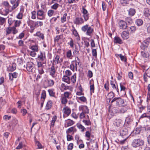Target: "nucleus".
Returning <instances> with one entry per match:
<instances>
[{"instance_id":"nucleus-1","label":"nucleus","mask_w":150,"mask_h":150,"mask_svg":"<svg viewBox=\"0 0 150 150\" xmlns=\"http://www.w3.org/2000/svg\"><path fill=\"white\" fill-rule=\"evenodd\" d=\"M81 30L84 32H86V35L90 36H92L94 32L93 28L92 26H90L88 25H86L82 26L81 28Z\"/></svg>"},{"instance_id":"nucleus-2","label":"nucleus","mask_w":150,"mask_h":150,"mask_svg":"<svg viewBox=\"0 0 150 150\" xmlns=\"http://www.w3.org/2000/svg\"><path fill=\"white\" fill-rule=\"evenodd\" d=\"M20 0H17V2L13 4V6H12L10 10L8 8H6L5 11L4 13H3L1 11V10H0V13L4 15V16L7 15L9 13V12H11L14 9H15L19 5L20 3Z\"/></svg>"},{"instance_id":"nucleus-3","label":"nucleus","mask_w":150,"mask_h":150,"mask_svg":"<svg viewBox=\"0 0 150 150\" xmlns=\"http://www.w3.org/2000/svg\"><path fill=\"white\" fill-rule=\"evenodd\" d=\"M113 102L116 103V105L119 107L122 106L125 104L124 99H122L120 98H115L111 101V103Z\"/></svg>"},{"instance_id":"nucleus-4","label":"nucleus","mask_w":150,"mask_h":150,"mask_svg":"<svg viewBox=\"0 0 150 150\" xmlns=\"http://www.w3.org/2000/svg\"><path fill=\"white\" fill-rule=\"evenodd\" d=\"M57 68V67H55L54 64H52L51 67L48 68L49 74L53 78H55L56 76Z\"/></svg>"},{"instance_id":"nucleus-5","label":"nucleus","mask_w":150,"mask_h":150,"mask_svg":"<svg viewBox=\"0 0 150 150\" xmlns=\"http://www.w3.org/2000/svg\"><path fill=\"white\" fill-rule=\"evenodd\" d=\"M144 143V141L142 140L135 139L133 140L132 143V145L133 147H137L143 145Z\"/></svg>"},{"instance_id":"nucleus-6","label":"nucleus","mask_w":150,"mask_h":150,"mask_svg":"<svg viewBox=\"0 0 150 150\" xmlns=\"http://www.w3.org/2000/svg\"><path fill=\"white\" fill-rule=\"evenodd\" d=\"M120 136L122 138H128L129 137L128 130L125 127L121 128L120 130Z\"/></svg>"},{"instance_id":"nucleus-7","label":"nucleus","mask_w":150,"mask_h":150,"mask_svg":"<svg viewBox=\"0 0 150 150\" xmlns=\"http://www.w3.org/2000/svg\"><path fill=\"white\" fill-rule=\"evenodd\" d=\"M26 68L29 72L32 73L35 72V68L34 66V64L31 62H28L27 63Z\"/></svg>"},{"instance_id":"nucleus-8","label":"nucleus","mask_w":150,"mask_h":150,"mask_svg":"<svg viewBox=\"0 0 150 150\" xmlns=\"http://www.w3.org/2000/svg\"><path fill=\"white\" fill-rule=\"evenodd\" d=\"M38 60L41 62L45 63L46 61V57L45 53V52H40V54L38 56Z\"/></svg>"},{"instance_id":"nucleus-9","label":"nucleus","mask_w":150,"mask_h":150,"mask_svg":"<svg viewBox=\"0 0 150 150\" xmlns=\"http://www.w3.org/2000/svg\"><path fill=\"white\" fill-rule=\"evenodd\" d=\"M37 18L39 20H43L45 19V16L44 13L42 10H38L37 13Z\"/></svg>"},{"instance_id":"nucleus-10","label":"nucleus","mask_w":150,"mask_h":150,"mask_svg":"<svg viewBox=\"0 0 150 150\" xmlns=\"http://www.w3.org/2000/svg\"><path fill=\"white\" fill-rule=\"evenodd\" d=\"M82 13L83 14V17L85 21H87L89 18L88 14L87 11L85 9L84 6H82Z\"/></svg>"},{"instance_id":"nucleus-11","label":"nucleus","mask_w":150,"mask_h":150,"mask_svg":"<svg viewBox=\"0 0 150 150\" xmlns=\"http://www.w3.org/2000/svg\"><path fill=\"white\" fill-rule=\"evenodd\" d=\"M119 27L120 29H125L127 27L126 23L123 20L120 21L118 23Z\"/></svg>"},{"instance_id":"nucleus-12","label":"nucleus","mask_w":150,"mask_h":150,"mask_svg":"<svg viewBox=\"0 0 150 150\" xmlns=\"http://www.w3.org/2000/svg\"><path fill=\"white\" fill-rule=\"evenodd\" d=\"M74 24L76 25H81L83 23L84 21L81 17H76L74 21Z\"/></svg>"},{"instance_id":"nucleus-13","label":"nucleus","mask_w":150,"mask_h":150,"mask_svg":"<svg viewBox=\"0 0 150 150\" xmlns=\"http://www.w3.org/2000/svg\"><path fill=\"white\" fill-rule=\"evenodd\" d=\"M60 59V57L58 55H56L55 56V57L53 60V62L52 64H54V65H56L58 63H61L62 62V60L60 61L59 60Z\"/></svg>"},{"instance_id":"nucleus-14","label":"nucleus","mask_w":150,"mask_h":150,"mask_svg":"<svg viewBox=\"0 0 150 150\" xmlns=\"http://www.w3.org/2000/svg\"><path fill=\"white\" fill-rule=\"evenodd\" d=\"M9 79L11 81H13V78H16L19 76L18 73L16 72H14L13 73H9Z\"/></svg>"},{"instance_id":"nucleus-15","label":"nucleus","mask_w":150,"mask_h":150,"mask_svg":"<svg viewBox=\"0 0 150 150\" xmlns=\"http://www.w3.org/2000/svg\"><path fill=\"white\" fill-rule=\"evenodd\" d=\"M120 112L125 113L127 110L128 108L126 104H124L123 105L119 107Z\"/></svg>"},{"instance_id":"nucleus-16","label":"nucleus","mask_w":150,"mask_h":150,"mask_svg":"<svg viewBox=\"0 0 150 150\" xmlns=\"http://www.w3.org/2000/svg\"><path fill=\"white\" fill-rule=\"evenodd\" d=\"M114 124L115 126L117 127H120L123 125L122 121L120 119H116Z\"/></svg>"},{"instance_id":"nucleus-17","label":"nucleus","mask_w":150,"mask_h":150,"mask_svg":"<svg viewBox=\"0 0 150 150\" xmlns=\"http://www.w3.org/2000/svg\"><path fill=\"white\" fill-rule=\"evenodd\" d=\"M121 36L122 38L124 39H127L129 38V33L125 31L122 32Z\"/></svg>"},{"instance_id":"nucleus-18","label":"nucleus","mask_w":150,"mask_h":150,"mask_svg":"<svg viewBox=\"0 0 150 150\" xmlns=\"http://www.w3.org/2000/svg\"><path fill=\"white\" fill-rule=\"evenodd\" d=\"M114 42L115 43L119 44H122L123 43L122 40L117 36H115L114 38Z\"/></svg>"},{"instance_id":"nucleus-19","label":"nucleus","mask_w":150,"mask_h":150,"mask_svg":"<svg viewBox=\"0 0 150 150\" xmlns=\"http://www.w3.org/2000/svg\"><path fill=\"white\" fill-rule=\"evenodd\" d=\"M63 111L64 113L67 115V116L69 115L71 113V110L67 107H65L64 108Z\"/></svg>"},{"instance_id":"nucleus-20","label":"nucleus","mask_w":150,"mask_h":150,"mask_svg":"<svg viewBox=\"0 0 150 150\" xmlns=\"http://www.w3.org/2000/svg\"><path fill=\"white\" fill-rule=\"evenodd\" d=\"M62 80L68 84L70 83V78L67 76H64L62 78Z\"/></svg>"},{"instance_id":"nucleus-21","label":"nucleus","mask_w":150,"mask_h":150,"mask_svg":"<svg viewBox=\"0 0 150 150\" xmlns=\"http://www.w3.org/2000/svg\"><path fill=\"white\" fill-rule=\"evenodd\" d=\"M144 14L146 17H149L150 15V11L148 8H146L144 9Z\"/></svg>"},{"instance_id":"nucleus-22","label":"nucleus","mask_w":150,"mask_h":150,"mask_svg":"<svg viewBox=\"0 0 150 150\" xmlns=\"http://www.w3.org/2000/svg\"><path fill=\"white\" fill-rule=\"evenodd\" d=\"M52 105V103L51 100H49L46 104V109L47 110L50 109L51 108Z\"/></svg>"},{"instance_id":"nucleus-23","label":"nucleus","mask_w":150,"mask_h":150,"mask_svg":"<svg viewBox=\"0 0 150 150\" xmlns=\"http://www.w3.org/2000/svg\"><path fill=\"white\" fill-rule=\"evenodd\" d=\"M36 36L41 38L42 40L44 39V34L41 33L40 31H38L36 33Z\"/></svg>"},{"instance_id":"nucleus-24","label":"nucleus","mask_w":150,"mask_h":150,"mask_svg":"<svg viewBox=\"0 0 150 150\" xmlns=\"http://www.w3.org/2000/svg\"><path fill=\"white\" fill-rule=\"evenodd\" d=\"M43 25V22L41 21H37L35 22L34 23V26L35 27H38L39 26L41 27Z\"/></svg>"},{"instance_id":"nucleus-25","label":"nucleus","mask_w":150,"mask_h":150,"mask_svg":"<svg viewBox=\"0 0 150 150\" xmlns=\"http://www.w3.org/2000/svg\"><path fill=\"white\" fill-rule=\"evenodd\" d=\"M119 107H114L112 110V112L113 114L120 113Z\"/></svg>"},{"instance_id":"nucleus-26","label":"nucleus","mask_w":150,"mask_h":150,"mask_svg":"<svg viewBox=\"0 0 150 150\" xmlns=\"http://www.w3.org/2000/svg\"><path fill=\"white\" fill-rule=\"evenodd\" d=\"M135 13V11L134 9L131 8L128 11V14L129 16H134Z\"/></svg>"},{"instance_id":"nucleus-27","label":"nucleus","mask_w":150,"mask_h":150,"mask_svg":"<svg viewBox=\"0 0 150 150\" xmlns=\"http://www.w3.org/2000/svg\"><path fill=\"white\" fill-rule=\"evenodd\" d=\"M76 74L75 73L72 76L71 78V81L73 83H75L76 81Z\"/></svg>"},{"instance_id":"nucleus-28","label":"nucleus","mask_w":150,"mask_h":150,"mask_svg":"<svg viewBox=\"0 0 150 150\" xmlns=\"http://www.w3.org/2000/svg\"><path fill=\"white\" fill-rule=\"evenodd\" d=\"M48 91L49 95L51 96L55 97V93L54 92V89H50L48 90Z\"/></svg>"},{"instance_id":"nucleus-29","label":"nucleus","mask_w":150,"mask_h":150,"mask_svg":"<svg viewBox=\"0 0 150 150\" xmlns=\"http://www.w3.org/2000/svg\"><path fill=\"white\" fill-rule=\"evenodd\" d=\"M135 23L138 26H140L143 24V22L141 19H138L136 20Z\"/></svg>"},{"instance_id":"nucleus-30","label":"nucleus","mask_w":150,"mask_h":150,"mask_svg":"<svg viewBox=\"0 0 150 150\" xmlns=\"http://www.w3.org/2000/svg\"><path fill=\"white\" fill-rule=\"evenodd\" d=\"M82 112L85 113H89V110L86 106H83L81 108Z\"/></svg>"},{"instance_id":"nucleus-31","label":"nucleus","mask_w":150,"mask_h":150,"mask_svg":"<svg viewBox=\"0 0 150 150\" xmlns=\"http://www.w3.org/2000/svg\"><path fill=\"white\" fill-rule=\"evenodd\" d=\"M48 83V86H52L54 84V81L52 79H48L47 80Z\"/></svg>"},{"instance_id":"nucleus-32","label":"nucleus","mask_w":150,"mask_h":150,"mask_svg":"<svg viewBox=\"0 0 150 150\" xmlns=\"http://www.w3.org/2000/svg\"><path fill=\"white\" fill-rule=\"evenodd\" d=\"M109 148V145L108 142L104 144L103 143V150H108Z\"/></svg>"},{"instance_id":"nucleus-33","label":"nucleus","mask_w":150,"mask_h":150,"mask_svg":"<svg viewBox=\"0 0 150 150\" xmlns=\"http://www.w3.org/2000/svg\"><path fill=\"white\" fill-rule=\"evenodd\" d=\"M148 44L144 41L142 43L140 47L142 49L144 50L148 47Z\"/></svg>"},{"instance_id":"nucleus-34","label":"nucleus","mask_w":150,"mask_h":150,"mask_svg":"<svg viewBox=\"0 0 150 150\" xmlns=\"http://www.w3.org/2000/svg\"><path fill=\"white\" fill-rule=\"evenodd\" d=\"M8 69L10 71H13L16 69V64L13 63L12 64V65L9 67Z\"/></svg>"},{"instance_id":"nucleus-35","label":"nucleus","mask_w":150,"mask_h":150,"mask_svg":"<svg viewBox=\"0 0 150 150\" xmlns=\"http://www.w3.org/2000/svg\"><path fill=\"white\" fill-rule=\"evenodd\" d=\"M141 131V127H138L134 131V132L135 134H138L140 133Z\"/></svg>"},{"instance_id":"nucleus-36","label":"nucleus","mask_w":150,"mask_h":150,"mask_svg":"<svg viewBox=\"0 0 150 150\" xmlns=\"http://www.w3.org/2000/svg\"><path fill=\"white\" fill-rule=\"evenodd\" d=\"M68 120L67 122V127L71 126L74 124V122L73 120L69 119H68Z\"/></svg>"},{"instance_id":"nucleus-37","label":"nucleus","mask_w":150,"mask_h":150,"mask_svg":"<svg viewBox=\"0 0 150 150\" xmlns=\"http://www.w3.org/2000/svg\"><path fill=\"white\" fill-rule=\"evenodd\" d=\"M46 93L45 91V90H43L41 93V99H43V101H44L46 97Z\"/></svg>"},{"instance_id":"nucleus-38","label":"nucleus","mask_w":150,"mask_h":150,"mask_svg":"<svg viewBox=\"0 0 150 150\" xmlns=\"http://www.w3.org/2000/svg\"><path fill=\"white\" fill-rule=\"evenodd\" d=\"M141 54L144 58H148L149 59V55L148 53H147V52L146 53L142 51Z\"/></svg>"},{"instance_id":"nucleus-39","label":"nucleus","mask_w":150,"mask_h":150,"mask_svg":"<svg viewBox=\"0 0 150 150\" xmlns=\"http://www.w3.org/2000/svg\"><path fill=\"white\" fill-rule=\"evenodd\" d=\"M6 19V18L0 17V25H3L5 23Z\"/></svg>"},{"instance_id":"nucleus-40","label":"nucleus","mask_w":150,"mask_h":150,"mask_svg":"<svg viewBox=\"0 0 150 150\" xmlns=\"http://www.w3.org/2000/svg\"><path fill=\"white\" fill-rule=\"evenodd\" d=\"M67 58L71 59V50H69L67 52Z\"/></svg>"},{"instance_id":"nucleus-41","label":"nucleus","mask_w":150,"mask_h":150,"mask_svg":"<svg viewBox=\"0 0 150 150\" xmlns=\"http://www.w3.org/2000/svg\"><path fill=\"white\" fill-rule=\"evenodd\" d=\"M30 49L32 51L37 52L38 51V47L37 45H33L31 47Z\"/></svg>"},{"instance_id":"nucleus-42","label":"nucleus","mask_w":150,"mask_h":150,"mask_svg":"<svg viewBox=\"0 0 150 150\" xmlns=\"http://www.w3.org/2000/svg\"><path fill=\"white\" fill-rule=\"evenodd\" d=\"M37 65L38 66V68L44 67V66L43 65V62H41L40 61H37Z\"/></svg>"},{"instance_id":"nucleus-43","label":"nucleus","mask_w":150,"mask_h":150,"mask_svg":"<svg viewBox=\"0 0 150 150\" xmlns=\"http://www.w3.org/2000/svg\"><path fill=\"white\" fill-rule=\"evenodd\" d=\"M120 2L123 6H125L127 4H129V1L127 0H120Z\"/></svg>"},{"instance_id":"nucleus-44","label":"nucleus","mask_w":150,"mask_h":150,"mask_svg":"<svg viewBox=\"0 0 150 150\" xmlns=\"http://www.w3.org/2000/svg\"><path fill=\"white\" fill-rule=\"evenodd\" d=\"M77 127L79 129H81L82 132H83L84 130L86 129V128L81 124H77Z\"/></svg>"},{"instance_id":"nucleus-45","label":"nucleus","mask_w":150,"mask_h":150,"mask_svg":"<svg viewBox=\"0 0 150 150\" xmlns=\"http://www.w3.org/2000/svg\"><path fill=\"white\" fill-rule=\"evenodd\" d=\"M67 16V14L66 13H65L64 14L63 17L61 18V22L62 23H64L66 21Z\"/></svg>"},{"instance_id":"nucleus-46","label":"nucleus","mask_w":150,"mask_h":150,"mask_svg":"<svg viewBox=\"0 0 150 150\" xmlns=\"http://www.w3.org/2000/svg\"><path fill=\"white\" fill-rule=\"evenodd\" d=\"M72 27L73 28V29L72 30L73 34L75 36H76L77 35H78L79 34L77 33V31L75 29V28L73 26H72Z\"/></svg>"},{"instance_id":"nucleus-47","label":"nucleus","mask_w":150,"mask_h":150,"mask_svg":"<svg viewBox=\"0 0 150 150\" xmlns=\"http://www.w3.org/2000/svg\"><path fill=\"white\" fill-rule=\"evenodd\" d=\"M59 5L58 4L56 3L51 6V8L53 9L56 10L58 7Z\"/></svg>"},{"instance_id":"nucleus-48","label":"nucleus","mask_w":150,"mask_h":150,"mask_svg":"<svg viewBox=\"0 0 150 150\" xmlns=\"http://www.w3.org/2000/svg\"><path fill=\"white\" fill-rule=\"evenodd\" d=\"M83 122L85 123V124L87 125L88 126L90 125L91 124V122L89 120H83Z\"/></svg>"},{"instance_id":"nucleus-49","label":"nucleus","mask_w":150,"mask_h":150,"mask_svg":"<svg viewBox=\"0 0 150 150\" xmlns=\"http://www.w3.org/2000/svg\"><path fill=\"white\" fill-rule=\"evenodd\" d=\"M90 83L91 84V85L90 86V88L91 91L93 93L94 92V84L93 83L92 84H91V82H90Z\"/></svg>"},{"instance_id":"nucleus-50","label":"nucleus","mask_w":150,"mask_h":150,"mask_svg":"<svg viewBox=\"0 0 150 150\" xmlns=\"http://www.w3.org/2000/svg\"><path fill=\"white\" fill-rule=\"evenodd\" d=\"M92 55L95 58L97 57V51L96 49H93L92 50Z\"/></svg>"},{"instance_id":"nucleus-51","label":"nucleus","mask_w":150,"mask_h":150,"mask_svg":"<svg viewBox=\"0 0 150 150\" xmlns=\"http://www.w3.org/2000/svg\"><path fill=\"white\" fill-rule=\"evenodd\" d=\"M3 4L5 6L7 7L6 8H8L9 9V8L11 7V6H10L8 3L7 1H4L3 3Z\"/></svg>"},{"instance_id":"nucleus-52","label":"nucleus","mask_w":150,"mask_h":150,"mask_svg":"<svg viewBox=\"0 0 150 150\" xmlns=\"http://www.w3.org/2000/svg\"><path fill=\"white\" fill-rule=\"evenodd\" d=\"M54 13V11H53V10H50L48 11V13H47V14H48V16H49L51 17L52 16V15H53V14Z\"/></svg>"},{"instance_id":"nucleus-53","label":"nucleus","mask_w":150,"mask_h":150,"mask_svg":"<svg viewBox=\"0 0 150 150\" xmlns=\"http://www.w3.org/2000/svg\"><path fill=\"white\" fill-rule=\"evenodd\" d=\"M61 87L64 90H66L69 89V86H66L64 83H62Z\"/></svg>"},{"instance_id":"nucleus-54","label":"nucleus","mask_w":150,"mask_h":150,"mask_svg":"<svg viewBox=\"0 0 150 150\" xmlns=\"http://www.w3.org/2000/svg\"><path fill=\"white\" fill-rule=\"evenodd\" d=\"M67 102V100L65 97H63L62 99L61 102L63 104H66Z\"/></svg>"},{"instance_id":"nucleus-55","label":"nucleus","mask_w":150,"mask_h":150,"mask_svg":"<svg viewBox=\"0 0 150 150\" xmlns=\"http://www.w3.org/2000/svg\"><path fill=\"white\" fill-rule=\"evenodd\" d=\"M32 19H35L36 18V12L35 11H33L31 12Z\"/></svg>"},{"instance_id":"nucleus-56","label":"nucleus","mask_w":150,"mask_h":150,"mask_svg":"<svg viewBox=\"0 0 150 150\" xmlns=\"http://www.w3.org/2000/svg\"><path fill=\"white\" fill-rule=\"evenodd\" d=\"M74 127H71L67 130L66 132L67 133H70L71 132H73V131H74Z\"/></svg>"},{"instance_id":"nucleus-57","label":"nucleus","mask_w":150,"mask_h":150,"mask_svg":"<svg viewBox=\"0 0 150 150\" xmlns=\"http://www.w3.org/2000/svg\"><path fill=\"white\" fill-rule=\"evenodd\" d=\"M118 56H119L121 59V60L122 61H126V59L125 58L124 56H122L121 54H118Z\"/></svg>"},{"instance_id":"nucleus-58","label":"nucleus","mask_w":150,"mask_h":150,"mask_svg":"<svg viewBox=\"0 0 150 150\" xmlns=\"http://www.w3.org/2000/svg\"><path fill=\"white\" fill-rule=\"evenodd\" d=\"M73 145V144L72 143H70L68 146V150H72Z\"/></svg>"},{"instance_id":"nucleus-59","label":"nucleus","mask_w":150,"mask_h":150,"mask_svg":"<svg viewBox=\"0 0 150 150\" xmlns=\"http://www.w3.org/2000/svg\"><path fill=\"white\" fill-rule=\"evenodd\" d=\"M21 23V22L20 21L16 20L15 23L14 25L16 27L19 26Z\"/></svg>"},{"instance_id":"nucleus-60","label":"nucleus","mask_w":150,"mask_h":150,"mask_svg":"<svg viewBox=\"0 0 150 150\" xmlns=\"http://www.w3.org/2000/svg\"><path fill=\"white\" fill-rule=\"evenodd\" d=\"M43 67L39 68L38 69L39 74L40 75H41L44 73V71L43 69Z\"/></svg>"},{"instance_id":"nucleus-61","label":"nucleus","mask_w":150,"mask_h":150,"mask_svg":"<svg viewBox=\"0 0 150 150\" xmlns=\"http://www.w3.org/2000/svg\"><path fill=\"white\" fill-rule=\"evenodd\" d=\"M23 143L22 142H20L19 143V145L16 148V149H19L23 147Z\"/></svg>"},{"instance_id":"nucleus-62","label":"nucleus","mask_w":150,"mask_h":150,"mask_svg":"<svg viewBox=\"0 0 150 150\" xmlns=\"http://www.w3.org/2000/svg\"><path fill=\"white\" fill-rule=\"evenodd\" d=\"M130 30H129L131 31L130 32L133 33L136 30V27L134 26H132L130 27Z\"/></svg>"},{"instance_id":"nucleus-63","label":"nucleus","mask_w":150,"mask_h":150,"mask_svg":"<svg viewBox=\"0 0 150 150\" xmlns=\"http://www.w3.org/2000/svg\"><path fill=\"white\" fill-rule=\"evenodd\" d=\"M71 93L68 92H65L64 93V97H65L66 98H68L69 95Z\"/></svg>"},{"instance_id":"nucleus-64","label":"nucleus","mask_w":150,"mask_h":150,"mask_svg":"<svg viewBox=\"0 0 150 150\" xmlns=\"http://www.w3.org/2000/svg\"><path fill=\"white\" fill-rule=\"evenodd\" d=\"M79 99L83 102H85L86 100V98L84 96H82L79 98Z\"/></svg>"}]
</instances>
